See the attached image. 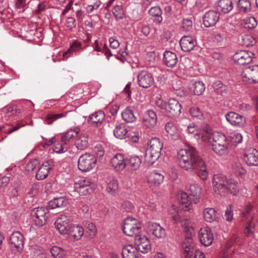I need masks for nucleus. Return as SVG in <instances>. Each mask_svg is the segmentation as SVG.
<instances>
[{
	"label": "nucleus",
	"instance_id": "nucleus-1",
	"mask_svg": "<svg viewBox=\"0 0 258 258\" xmlns=\"http://www.w3.org/2000/svg\"><path fill=\"white\" fill-rule=\"evenodd\" d=\"M203 141L209 143L212 146L213 151L217 155L225 156L229 153V144L225 136L220 133H212V130L209 126L199 134Z\"/></svg>",
	"mask_w": 258,
	"mask_h": 258
},
{
	"label": "nucleus",
	"instance_id": "nucleus-2",
	"mask_svg": "<svg viewBox=\"0 0 258 258\" xmlns=\"http://www.w3.org/2000/svg\"><path fill=\"white\" fill-rule=\"evenodd\" d=\"M177 159L179 166L183 170L188 172L196 170L198 165L203 160L196 149L191 147H187L178 151Z\"/></svg>",
	"mask_w": 258,
	"mask_h": 258
},
{
	"label": "nucleus",
	"instance_id": "nucleus-3",
	"mask_svg": "<svg viewBox=\"0 0 258 258\" xmlns=\"http://www.w3.org/2000/svg\"><path fill=\"white\" fill-rule=\"evenodd\" d=\"M163 144L159 139L152 138L150 141V147L146 152L145 160L149 164L154 163L160 157Z\"/></svg>",
	"mask_w": 258,
	"mask_h": 258
},
{
	"label": "nucleus",
	"instance_id": "nucleus-4",
	"mask_svg": "<svg viewBox=\"0 0 258 258\" xmlns=\"http://www.w3.org/2000/svg\"><path fill=\"white\" fill-rule=\"evenodd\" d=\"M141 224L136 218L127 217L123 222L122 230L123 233L128 236L139 235L141 232Z\"/></svg>",
	"mask_w": 258,
	"mask_h": 258
},
{
	"label": "nucleus",
	"instance_id": "nucleus-5",
	"mask_svg": "<svg viewBox=\"0 0 258 258\" xmlns=\"http://www.w3.org/2000/svg\"><path fill=\"white\" fill-rule=\"evenodd\" d=\"M96 159L93 155L85 153L81 155L78 161V168L83 172H88L95 167Z\"/></svg>",
	"mask_w": 258,
	"mask_h": 258
},
{
	"label": "nucleus",
	"instance_id": "nucleus-6",
	"mask_svg": "<svg viewBox=\"0 0 258 258\" xmlns=\"http://www.w3.org/2000/svg\"><path fill=\"white\" fill-rule=\"evenodd\" d=\"M93 183L88 178H82L75 182V188L80 196L91 194L94 189Z\"/></svg>",
	"mask_w": 258,
	"mask_h": 258
},
{
	"label": "nucleus",
	"instance_id": "nucleus-7",
	"mask_svg": "<svg viewBox=\"0 0 258 258\" xmlns=\"http://www.w3.org/2000/svg\"><path fill=\"white\" fill-rule=\"evenodd\" d=\"M242 81L245 83H258V65L244 68L241 73Z\"/></svg>",
	"mask_w": 258,
	"mask_h": 258
},
{
	"label": "nucleus",
	"instance_id": "nucleus-8",
	"mask_svg": "<svg viewBox=\"0 0 258 258\" xmlns=\"http://www.w3.org/2000/svg\"><path fill=\"white\" fill-rule=\"evenodd\" d=\"M48 209L44 207H38L33 209L31 212V215L33 221L37 226L44 225L46 221V214Z\"/></svg>",
	"mask_w": 258,
	"mask_h": 258
},
{
	"label": "nucleus",
	"instance_id": "nucleus-9",
	"mask_svg": "<svg viewBox=\"0 0 258 258\" xmlns=\"http://www.w3.org/2000/svg\"><path fill=\"white\" fill-rule=\"evenodd\" d=\"M147 232L158 239L164 238L166 236L165 229L155 222H149L147 225Z\"/></svg>",
	"mask_w": 258,
	"mask_h": 258
},
{
	"label": "nucleus",
	"instance_id": "nucleus-10",
	"mask_svg": "<svg viewBox=\"0 0 258 258\" xmlns=\"http://www.w3.org/2000/svg\"><path fill=\"white\" fill-rule=\"evenodd\" d=\"M68 231V238L73 241L80 240L84 234V228L78 224L70 225Z\"/></svg>",
	"mask_w": 258,
	"mask_h": 258
},
{
	"label": "nucleus",
	"instance_id": "nucleus-11",
	"mask_svg": "<svg viewBox=\"0 0 258 258\" xmlns=\"http://www.w3.org/2000/svg\"><path fill=\"white\" fill-rule=\"evenodd\" d=\"M138 82L141 87L148 88L153 85L154 80L152 74L143 70L140 72L138 75Z\"/></svg>",
	"mask_w": 258,
	"mask_h": 258
},
{
	"label": "nucleus",
	"instance_id": "nucleus-12",
	"mask_svg": "<svg viewBox=\"0 0 258 258\" xmlns=\"http://www.w3.org/2000/svg\"><path fill=\"white\" fill-rule=\"evenodd\" d=\"M253 53L251 51L241 50L236 52L233 56L235 62L239 65H245L252 60Z\"/></svg>",
	"mask_w": 258,
	"mask_h": 258
},
{
	"label": "nucleus",
	"instance_id": "nucleus-13",
	"mask_svg": "<svg viewBox=\"0 0 258 258\" xmlns=\"http://www.w3.org/2000/svg\"><path fill=\"white\" fill-rule=\"evenodd\" d=\"M199 237L201 243L205 246L212 244L214 240V235L211 229L208 227L201 228L199 232Z\"/></svg>",
	"mask_w": 258,
	"mask_h": 258
},
{
	"label": "nucleus",
	"instance_id": "nucleus-14",
	"mask_svg": "<svg viewBox=\"0 0 258 258\" xmlns=\"http://www.w3.org/2000/svg\"><path fill=\"white\" fill-rule=\"evenodd\" d=\"M135 244L137 245V250L143 253L148 252L151 249L150 241L147 236L145 235H137L135 238Z\"/></svg>",
	"mask_w": 258,
	"mask_h": 258
},
{
	"label": "nucleus",
	"instance_id": "nucleus-15",
	"mask_svg": "<svg viewBox=\"0 0 258 258\" xmlns=\"http://www.w3.org/2000/svg\"><path fill=\"white\" fill-rule=\"evenodd\" d=\"M243 159L248 166H258V151L253 148L246 150L243 154Z\"/></svg>",
	"mask_w": 258,
	"mask_h": 258
},
{
	"label": "nucleus",
	"instance_id": "nucleus-16",
	"mask_svg": "<svg viewBox=\"0 0 258 258\" xmlns=\"http://www.w3.org/2000/svg\"><path fill=\"white\" fill-rule=\"evenodd\" d=\"M69 218L66 214L60 215L56 220L54 225L56 230L62 235H66L68 232Z\"/></svg>",
	"mask_w": 258,
	"mask_h": 258
},
{
	"label": "nucleus",
	"instance_id": "nucleus-17",
	"mask_svg": "<svg viewBox=\"0 0 258 258\" xmlns=\"http://www.w3.org/2000/svg\"><path fill=\"white\" fill-rule=\"evenodd\" d=\"M166 132L174 140L180 139L182 137L180 128L175 122L169 121L165 125Z\"/></svg>",
	"mask_w": 258,
	"mask_h": 258
},
{
	"label": "nucleus",
	"instance_id": "nucleus-18",
	"mask_svg": "<svg viewBox=\"0 0 258 258\" xmlns=\"http://www.w3.org/2000/svg\"><path fill=\"white\" fill-rule=\"evenodd\" d=\"M181 106L179 102L174 99L169 100L166 107L168 115L172 117L178 116L181 113Z\"/></svg>",
	"mask_w": 258,
	"mask_h": 258
},
{
	"label": "nucleus",
	"instance_id": "nucleus-19",
	"mask_svg": "<svg viewBox=\"0 0 258 258\" xmlns=\"http://www.w3.org/2000/svg\"><path fill=\"white\" fill-rule=\"evenodd\" d=\"M225 117L228 122L235 126L242 127L245 123L244 116L234 112L227 113L225 115Z\"/></svg>",
	"mask_w": 258,
	"mask_h": 258
},
{
	"label": "nucleus",
	"instance_id": "nucleus-20",
	"mask_svg": "<svg viewBox=\"0 0 258 258\" xmlns=\"http://www.w3.org/2000/svg\"><path fill=\"white\" fill-rule=\"evenodd\" d=\"M219 14L214 11H209L207 12L204 17L203 22L206 27L215 26L219 21Z\"/></svg>",
	"mask_w": 258,
	"mask_h": 258
},
{
	"label": "nucleus",
	"instance_id": "nucleus-21",
	"mask_svg": "<svg viewBox=\"0 0 258 258\" xmlns=\"http://www.w3.org/2000/svg\"><path fill=\"white\" fill-rule=\"evenodd\" d=\"M180 45L183 51L189 52L196 46L197 41L190 36H184L181 38Z\"/></svg>",
	"mask_w": 258,
	"mask_h": 258
},
{
	"label": "nucleus",
	"instance_id": "nucleus-22",
	"mask_svg": "<svg viewBox=\"0 0 258 258\" xmlns=\"http://www.w3.org/2000/svg\"><path fill=\"white\" fill-rule=\"evenodd\" d=\"M157 114L152 110H148L145 113L143 122L144 125L148 128H153L157 124Z\"/></svg>",
	"mask_w": 258,
	"mask_h": 258
},
{
	"label": "nucleus",
	"instance_id": "nucleus-23",
	"mask_svg": "<svg viewBox=\"0 0 258 258\" xmlns=\"http://www.w3.org/2000/svg\"><path fill=\"white\" fill-rule=\"evenodd\" d=\"M110 164L116 171H122L126 165V158L122 154H117L111 159Z\"/></svg>",
	"mask_w": 258,
	"mask_h": 258
},
{
	"label": "nucleus",
	"instance_id": "nucleus-24",
	"mask_svg": "<svg viewBox=\"0 0 258 258\" xmlns=\"http://www.w3.org/2000/svg\"><path fill=\"white\" fill-rule=\"evenodd\" d=\"M185 258H192L194 246L191 235L185 238L182 243Z\"/></svg>",
	"mask_w": 258,
	"mask_h": 258
},
{
	"label": "nucleus",
	"instance_id": "nucleus-25",
	"mask_svg": "<svg viewBox=\"0 0 258 258\" xmlns=\"http://www.w3.org/2000/svg\"><path fill=\"white\" fill-rule=\"evenodd\" d=\"M10 243L18 249H22L24 245L23 235L19 231L14 232L10 238Z\"/></svg>",
	"mask_w": 258,
	"mask_h": 258
},
{
	"label": "nucleus",
	"instance_id": "nucleus-26",
	"mask_svg": "<svg viewBox=\"0 0 258 258\" xmlns=\"http://www.w3.org/2000/svg\"><path fill=\"white\" fill-rule=\"evenodd\" d=\"M217 10L219 13L226 14L233 9V4L231 0H219L216 6Z\"/></svg>",
	"mask_w": 258,
	"mask_h": 258
},
{
	"label": "nucleus",
	"instance_id": "nucleus-27",
	"mask_svg": "<svg viewBox=\"0 0 258 258\" xmlns=\"http://www.w3.org/2000/svg\"><path fill=\"white\" fill-rule=\"evenodd\" d=\"M126 165L134 170L139 169L142 164L141 157L138 155H133L126 158Z\"/></svg>",
	"mask_w": 258,
	"mask_h": 258
},
{
	"label": "nucleus",
	"instance_id": "nucleus-28",
	"mask_svg": "<svg viewBox=\"0 0 258 258\" xmlns=\"http://www.w3.org/2000/svg\"><path fill=\"white\" fill-rule=\"evenodd\" d=\"M138 251L136 247L131 245L124 246L122 249L123 258H138Z\"/></svg>",
	"mask_w": 258,
	"mask_h": 258
},
{
	"label": "nucleus",
	"instance_id": "nucleus-29",
	"mask_svg": "<svg viewBox=\"0 0 258 258\" xmlns=\"http://www.w3.org/2000/svg\"><path fill=\"white\" fill-rule=\"evenodd\" d=\"M163 61L168 67H174L177 62L176 54L170 51H165L164 53Z\"/></svg>",
	"mask_w": 258,
	"mask_h": 258
},
{
	"label": "nucleus",
	"instance_id": "nucleus-30",
	"mask_svg": "<svg viewBox=\"0 0 258 258\" xmlns=\"http://www.w3.org/2000/svg\"><path fill=\"white\" fill-rule=\"evenodd\" d=\"M188 194L192 198L194 204L199 202L201 197V188L196 184H191L188 189Z\"/></svg>",
	"mask_w": 258,
	"mask_h": 258
},
{
	"label": "nucleus",
	"instance_id": "nucleus-31",
	"mask_svg": "<svg viewBox=\"0 0 258 258\" xmlns=\"http://www.w3.org/2000/svg\"><path fill=\"white\" fill-rule=\"evenodd\" d=\"M80 128L76 126L69 129L61 138V142L67 144L72 139L76 137L80 132Z\"/></svg>",
	"mask_w": 258,
	"mask_h": 258
},
{
	"label": "nucleus",
	"instance_id": "nucleus-32",
	"mask_svg": "<svg viewBox=\"0 0 258 258\" xmlns=\"http://www.w3.org/2000/svg\"><path fill=\"white\" fill-rule=\"evenodd\" d=\"M149 14L154 17L153 21L156 24H159L162 22V11L159 7H152L149 11Z\"/></svg>",
	"mask_w": 258,
	"mask_h": 258
},
{
	"label": "nucleus",
	"instance_id": "nucleus-33",
	"mask_svg": "<svg viewBox=\"0 0 258 258\" xmlns=\"http://www.w3.org/2000/svg\"><path fill=\"white\" fill-rule=\"evenodd\" d=\"M105 118L103 111L100 110L92 114L89 116L87 121L97 125L100 124Z\"/></svg>",
	"mask_w": 258,
	"mask_h": 258
},
{
	"label": "nucleus",
	"instance_id": "nucleus-34",
	"mask_svg": "<svg viewBox=\"0 0 258 258\" xmlns=\"http://www.w3.org/2000/svg\"><path fill=\"white\" fill-rule=\"evenodd\" d=\"M147 179L149 183L158 185L163 181L164 176L160 173L153 171L149 173Z\"/></svg>",
	"mask_w": 258,
	"mask_h": 258
},
{
	"label": "nucleus",
	"instance_id": "nucleus-35",
	"mask_svg": "<svg viewBox=\"0 0 258 258\" xmlns=\"http://www.w3.org/2000/svg\"><path fill=\"white\" fill-rule=\"evenodd\" d=\"M114 135L119 139H123L129 136L128 131L125 125L119 124L115 126L114 130Z\"/></svg>",
	"mask_w": 258,
	"mask_h": 258
},
{
	"label": "nucleus",
	"instance_id": "nucleus-36",
	"mask_svg": "<svg viewBox=\"0 0 258 258\" xmlns=\"http://www.w3.org/2000/svg\"><path fill=\"white\" fill-rule=\"evenodd\" d=\"M16 113V107L15 106H6L3 109L2 118L4 120H12Z\"/></svg>",
	"mask_w": 258,
	"mask_h": 258
},
{
	"label": "nucleus",
	"instance_id": "nucleus-37",
	"mask_svg": "<svg viewBox=\"0 0 258 258\" xmlns=\"http://www.w3.org/2000/svg\"><path fill=\"white\" fill-rule=\"evenodd\" d=\"M203 216L205 221L208 222H212L217 218V212L212 208H206L203 212Z\"/></svg>",
	"mask_w": 258,
	"mask_h": 258
},
{
	"label": "nucleus",
	"instance_id": "nucleus-38",
	"mask_svg": "<svg viewBox=\"0 0 258 258\" xmlns=\"http://www.w3.org/2000/svg\"><path fill=\"white\" fill-rule=\"evenodd\" d=\"M50 169V164L48 162H46L39 168L36 174V178L38 180H42L45 178Z\"/></svg>",
	"mask_w": 258,
	"mask_h": 258
},
{
	"label": "nucleus",
	"instance_id": "nucleus-39",
	"mask_svg": "<svg viewBox=\"0 0 258 258\" xmlns=\"http://www.w3.org/2000/svg\"><path fill=\"white\" fill-rule=\"evenodd\" d=\"M122 118L126 122H134L136 120V117L134 113L132 107L126 108L121 113Z\"/></svg>",
	"mask_w": 258,
	"mask_h": 258
},
{
	"label": "nucleus",
	"instance_id": "nucleus-40",
	"mask_svg": "<svg viewBox=\"0 0 258 258\" xmlns=\"http://www.w3.org/2000/svg\"><path fill=\"white\" fill-rule=\"evenodd\" d=\"M82 49V43L78 40H75L71 44L70 48L63 53L62 56L63 57L67 58L71 55L73 52H79Z\"/></svg>",
	"mask_w": 258,
	"mask_h": 258
},
{
	"label": "nucleus",
	"instance_id": "nucleus-41",
	"mask_svg": "<svg viewBox=\"0 0 258 258\" xmlns=\"http://www.w3.org/2000/svg\"><path fill=\"white\" fill-rule=\"evenodd\" d=\"M88 136L85 134L81 135L76 139L75 145L78 150H84L87 148L88 145Z\"/></svg>",
	"mask_w": 258,
	"mask_h": 258
},
{
	"label": "nucleus",
	"instance_id": "nucleus-42",
	"mask_svg": "<svg viewBox=\"0 0 258 258\" xmlns=\"http://www.w3.org/2000/svg\"><path fill=\"white\" fill-rule=\"evenodd\" d=\"M68 201L63 197L54 198L48 203V207L50 209L65 206L67 205Z\"/></svg>",
	"mask_w": 258,
	"mask_h": 258
},
{
	"label": "nucleus",
	"instance_id": "nucleus-43",
	"mask_svg": "<svg viewBox=\"0 0 258 258\" xmlns=\"http://www.w3.org/2000/svg\"><path fill=\"white\" fill-rule=\"evenodd\" d=\"M198 170V175L203 180H206L208 178V172L205 162L202 160L201 163L198 165L197 169Z\"/></svg>",
	"mask_w": 258,
	"mask_h": 258
},
{
	"label": "nucleus",
	"instance_id": "nucleus-44",
	"mask_svg": "<svg viewBox=\"0 0 258 258\" xmlns=\"http://www.w3.org/2000/svg\"><path fill=\"white\" fill-rule=\"evenodd\" d=\"M86 228L85 235L86 237L93 238L96 236L97 230L95 225L93 223H87L86 224Z\"/></svg>",
	"mask_w": 258,
	"mask_h": 258
},
{
	"label": "nucleus",
	"instance_id": "nucleus-45",
	"mask_svg": "<svg viewBox=\"0 0 258 258\" xmlns=\"http://www.w3.org/2000/svg\"><path fill=\"white\" fill-rule=\"evenodd\" d=\"M178 196L181 199L180 203L182 205L184 204L186 208H189L194 203L192 198L186 192H181Z\"/></svg>",
	"mask_w": 258,
	"mask_h": 258
},
{
	"label": "nucleus",
	"instance_id": "nucleus-46",
	"mask_svg": "<svg viewBox=\"0 0 258 258\" xmlns=\"http://www.w3.org/2000/svg\"><path fill=\"white\" fill-rule=\"evenodd\" d=\"M228 194L230 193L233 195H236L239 191V185L238 182L233 179H228L227 184Z\"/></svg>",
	"mask_w": 258,
	"mask_h": 258
},
{
	"label": "nucleus",
	"instance_id": "nucleus-47",
	"mask_svg": "<svg viewBox=\"0 0 258 258\" xmlns=\"http://www.w3.org/2000/svg\"><path fill=\"white\" fill-rule=\"evenodd\" d=\"M256 42L255 39L251 34H244L241 36V43L243 46H253Z\"/></svg>",
	"mask_w": 258,
	"mask_h": 258
},
{
	"label": "nucleus",
	"instance_id": "nucleus-48",
	"mask_svg": "<svg viewBox=\"0 0 258 258\" xmlns=\"http://www.w3.org/2000/svg\"><path fill=\"white\" fill-rule=\"evenodd\" d=\"M50 252L54 258H63L66 255L64 250L57 246H52L50 249Z\"/></svg>",
	"mask_w": 258,
	"mask_h": 258
},
{
	"label": "nucleus",
	"instance_id": "nucleus-49",
	"mask_svg": "<svg viewBox=\"0 0 258 258\" xmlns=\"http://www.w3.org/2000/svg\"><path fill=\"white\" fill-rule=\"evenodd\" d=\"M232 169L236 176L244 175L246 173V170L243 167L242 164L239 162H234L232 164Z\"/></svg>",
	"mask_w": 258,
	"mask_h": 258
},
{
	"label": "nucleus",
	"instance_id": "nucleus-50",
	"mask_svg": "<svg viewBox=\"0 0 258 258\" xmlns=\"http://www.w3.org/2000/svg\"><path fill=\"white\" fill-rule=\"evenodd\" d=\"M192 82V90L196 95H201L205 91V85L202 81H196Z\"/></svg>",
	"mask_w": 258,
	"mask_h": 258
},
{
	"label": "nucleus",
	"instance_id": "nucleus-51",
	"mask_svg": "<svg viewBox=\"0 0 258 258\" xmlns=\"http://www.w3.org/2000/svg\"><path fill=\"white\" fill-rule=\"evenodd\" d=\"M112 12L116 20L122 19L124 16V13L121 5H116L113 7Z\"/></svg>",
	"mask_w": 258,
	"mask_h": 258
},
{
	"label": "nucleus",
	"instance_id": "nucleus-52",
	"mask_svg": "<svg viewBox=\"0 0 258 258\" xmlns=\"http://www.w3.org/2000/svg\"><path fill=\"white\" fill-rule=\"evenodd\" d=\"M243 25L245 28L252 29L257 25L256 19L253 17L246 18L243 20Z\"/></svg>",
	"mask_w": 258,
	"mask_h": 258
},
{
	"label": "nucleus",
	"instance_id": "nucleus-53",
	"mask_svg": "<svg viewBox=\"0 0 258 258\" xmlns=\"http://www.w3.org/2000/svg\"><path fill=\"white\" fill-rule=\"evenodd\" d=\"M194 29L192 20L189 18L184 19L182 21L180 30L184 32H191Z\"/></svg>",
	"mask_w": 258,
	"mask_h": 258
},
{
	"label": "nucleus",
	"instance_id": "nucleus-54",
	"mask_svg": "<svg viewBox=\"0 0 258 258\" xmlns=\"http://www.w3.org/2000/svg\"><path fill=\"white\" fill-rule=\"evenodd\" d=\"M67 113H61L59 114L49 113L47 115L45 121L46 123L50 124L54 120H56L60 118L65 117Z\"/></svg>",
	"mask_w": 258,
	"mask_h": 258
},
{
	"label": "nucleus",
	"instance_id": "nucleus-55",
	"mask_svg": "<svg viewBox=\"0 0 258 258\" xmlns=\"http://www.w3.org/2000/svg\"><path fill=\"white\" fill-rule=\"evenodd\" d=\"M253 217L247 222V225L244 231V234L247 237L252 236L254 232V225L252 224Z\"/></svg>",
	"mask_w": 258,
	"mask_h": 258
},
{
	"label": "nucleus",
	"instance_id": "nucleus-56",
	"mask_svg": "<svg viewBox=\"0 0 258 258\" xmlns=\"http://www.w3.org/2000/svg\"><path fill=\"white\" fill-rule=\"evenodd\" d=\"M223 183H228V179L220 174H216L213 178V186H219V184Z\"/></svg>",
	"mask_w": 258,
	"mask_h": 258
},
{
	"label": "nucleus",
	"instance_id": "nucleus-57",
	"mask_svg": "<svg viewBox=\"0 0 258 258\" xmlns=\"http://www.w3.org/2000/svg\"><path fill=\"white\" fill-rule=\"evenodd\" d=\"M227 184L228 183H223L222 184H219V186H216L213 187L214 191L223 196H225L226 194H228V189H227Z\"/></svg>",
	"mask_w": 258,
	"mask_h": 258
},
{
	"label": "nucleus",
	"instance_id": "nucleus-58",
	"mask_svg": "<svg viewBox=\"0 0 258 258\" xmlns=\"http://www.w3.org/2000/svg\"><path fill=\"white\" fill-rule=\"evenodd\" d=\"M237 6L240 11L245 12L250 9V4L248 0H239Z\"/></svg>",
	"mask_w": 258,
	"mask_h": 258
},
{
	"label": "nucleus",
	"instance_id": "nucleus-59",
	"mask_svg": "<svg viewBox=\"0 0 258 258\" xmlns=\"http://www.w3.org/2000/svg\"><path fill=\"white\" fill-rule=\"evenodd\" d=\"M118 188V183L116 179H113L107 184V190L109 192L114 193Z\"/></svg>",
	"mask_w": 258,
	"mask_h": 258
},
{
	"label": "nucleus",
	"instance_id": "nucleus-60",
	"mask_svg": "<svg viewBox=\"0 0 258 258\" xmlns=\"http://www.w3.org/2000/svg\"><path fill=\"white\" fill-rule=\"evenodd\" d=\"M189 112L194 117L202 119L203 117V114L199 107H194L191 108Z\"/></svg>",
	"mask_w": 258,
	"mask_h": 258
},
{
	"label": "nucleus",
	"instance_id": "nucleus-61",
	"mask_svg": "<svg viewBox=\"0 0 258 258\" xmlns=\"http://www.w3.org/2000/svg\"><path fill=\"white\" fill-rule=\"evenodd\" d=\"M39 164L37 159H33L29 161L26 166V170L29 172L33 171Z\"/></svg>",
	"mask_w": 258,
	"mask_h": 258
},
{
	"label": "nucleus",
	"instance_id": "nucleus-62",
	"mask_svg": "<svg viewBox=\"0 0 258 258\" xmlns=\"http://www.w3.org/2000/svg\"><path fill=\"white\" fill-rule=\"evenodd\" d=\"M101 2L100 1H97L92 5H89L86 6V10L88 13H91L94 10H97L100 6Z\"/></svg>",
	"mask_w": 258,
	"mask_h": 258
},
{
	"label": "nucleus",
	"instance_id": "nucleus-63",
	"mask_svg": "<svg viewBox=\"0 0 258 258\" xmlns=\"http://www.w3.org/2000/svg\"><path fill=\"white\" fill-rule=\"evenodd\" d=\"M121 209L123 212H131L133 210V206L130 202L126 201L122 204Z\"/></svg>",
	"mask_w": 258,
	"mask_h": 258
},
{
	"label": "nucleus",
	"instance_id": "nucleus-64",
	"mask_svg": "<svg viewBox=\"0 0 258 258\" xmlns=\"http://www.w3.org/2000/svg\"><path fill=\"white\" fill-rule=\"evenodd\" d=\"M53 149L56 153H62L66 151V148L62 146L61 143L59 142L55 143Z\"/></svg>",
	"mask_w": 258,
	"mask_h": 258
}]
</instances>
